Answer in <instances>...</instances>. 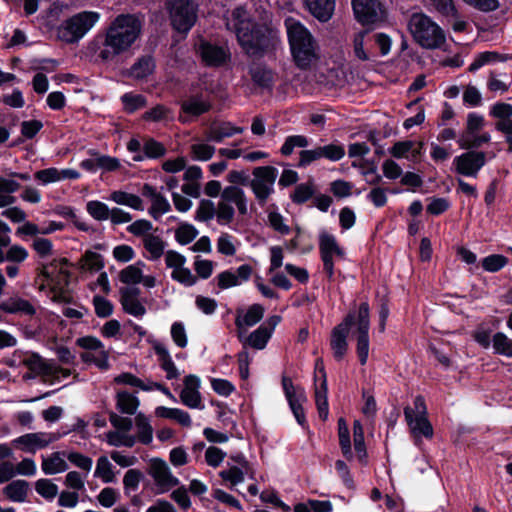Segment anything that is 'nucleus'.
<instances>
[{"instance_id": "1", "label": "nucleus", "mask_w": 512, "mask_h": 512, "mask_svg": "<svg viewBox=\"0 0 512 512\" xmlns=\"http://www.w3.org/2000/svg\"><path fill=\"white\" fill-rule=\"evenodd\" d=\"M226 26L236 35L238 44L250 57H262L279 44L276 27L266 18L262 24L255 23L243 6L234 8Z\"/></svg>"}, {"instance_id": "2", "label": "nucleus", "mask_w": 512, "mask_h": 512, "mask_svg": "<svg viewBox=\"0 0 512 512\" xmlns=\"http://www.w3.org/2000/svg\"><path fill=\"white\" fill-rule=\"evenodd\" d=\"M141 33L142 22L136 15L119 14L104 29L101 46L95 39L88 48L94 52L99 50L98 57L103 62H111L128 53Z\"/></svg>"}, {"instance_id": "3", "label": "nucleus", "mask_w": 512, "mask_h": 512, "mask_svg": "<svg viewBox=\"0 0 512 512\" xmlns=\"http://www.w3.org/2000/svg\"><path fill=\"white\" fill-rule=\"evenodd\" d=\"M114 427L113 431L106 434L109 445L114 447H132L136 440L143 444H149L153 439V429L148 418H110Z\"/></svg>"}, {"instance_id": "4", "label": "nucleus", "mask_w": 512, "mask_h": 512, "mask_svg": "<svg viewBox=\"0 0 512 512\" xmlns=\"http://www.w3.org/2000/svg\"><path fill=\"white\" fill-rule=\"evenodd\" d=\"M288 39L296 65L307 69L318 60V46L311 33L298 20H285Z\"/></svg>"}, {"instance_id": "5", "label": "nucleus", "mask_w": 512, "mask_h": 512, "mask_svg": "<svg viewBox=\"0 0 512 512\" xmlns=\"http://www.w3.org/2000/svg\"><path fill=\"white\" fill-rule=\"evenodd\" d=\"M407 28L413 40L422 48L437 49L446 41L443 29L423 12L412 13Z\"/></svg>"}, {"instance_id": "6", "label": "nucleus", "mask_w": 512, "mask_h": 512, "mask_svg": "<svg viewBox=\"0 0 512 512\" xmlns=\"http://www.w3.org/2000/svg\"><path fill=\"white\" fill-rule=\"evenodd\" d=\"M235 205L240 216L248 214V198L239 186H226L221 193V200L216 206V219L219 225H229L235 218Z\"/></svg>"}, {"instance_id": "7", "label": "nucleus", "mask_w": 512, "mask_h": 512, "mask_svg": "<svg viewBox=\"0 0 512 512\" xmlns=\"http://www.w3.org/2000/svg\"><path fill=\"white\" fill-rule=\"evenodd\" d=\"M43 280L39 285L47 297L55 303L64 302V258L54 259L42 268Z\"/></svg>"}, {"instance_id": "8", "label": "nucleus", "mask_w": 512, "mask_h": 512, "mask_svg": "<svg viewBox=\"0 0 512 512\" xmlns=\"http://www.w3.org/2000/svg\"><path fill=\"white\" fill-rule=\"evenodd\" d=\"M253 178L249 181L256 201L264 206L274 193V184L278 176V170L273 166H258L252 170Z\"/></svg>"}, {"instance_id": "9", "label": "nucleus", "mask_w": 512, "mask_h": 512, "mask_svg": "<svg viewBox=\"0 0 512 512\" xmlns=\"http://www.w3.org/2000/svg\"><path fill=\"white\" fill-rule=\"evenodd\" d=\"M167 8L171 24L178 32H188L196 23L198 5L195 0H170Z\"/></svg>"}, {"instance_id": "10", "label": "nucleus", "mask_w": 512, "mask_h": 512, "mask_svg": "<svg viewBox=\"0 0 512 512\" xmlns=\"http://www.w3.org/2000/svg\"><path fill=\"white\" fill-rule=\"evenodd\" d=\"M95 11H82L66 19V43H77L99 21Z\"/></svg>"}, {"instance_id": "11", "label": "nucleus", "mask_w": 512, "mask_h": 512, "mask_svg": "<svg viewBox=\"0 0 512 512\" xmlns=\"http://www.w3.org/2000/svg\"><path fill=\"white\" fill-rule=\"evenodd\" d=\"M486 161L485 152L468 150L453 159V169L461 176L476 178Z\"/></svg>"}, {"instance_id": "12", "label": "nucleus", "mask_w": 512, "mask_h": 512, "mask_svg": "<svg viewBox=\"0 0 512 512\" xmlns=\"http://www.w3.org/2000/svg\"><path fill=\"white\" fill-rule=\"evenodd\" d=\"M319 250L323 261L324 271L329 279L334 275V258H343L345 253L337 243L336 238L328 233H322L319 237Z\"/></svg>"}, {"instance_id": "13", "label": "nucleus", "mask_w": 512, "mask_h": 512, "mask_svg": "<svg viewBox=\"0 0 512 512\" xmlns=\"http://www.w3.org/2000/svg\"><path fill=\"white\" fill-rule=\"evenodd\" d=\"M369 327V305L364 302L360 304L357 316V354L361 365H365L368 359Z\"/></svg>"}, {"instance_id": "14", "label": "nucleus", "mask_w": 512, "mask_h": 512, "mask_svg": "<svg viewBox=\"0 0 512 512\" xmlns=\"http://www.w3.org/2000/svg\"><path fill=\"white\" fill-rule=\"evenodd\" d=\"M354 321V314L349 313L340 324L333 328L331 332L330 346L333 350L335 359L338 361L342 360L347 352V337Z\"/></svg>"}, {"instance_id": "15", "label": "nucleus", "mask_w": 512, "mask_h": 512, "mask_svg": "<svg viewBox=\"0 0 512 512\" xmlns=\"http://www.w3.org/2000/svg\"><path fill=\"white\" fill-rule=\"evenodd\" d=\"M355 18L363 25L374 24L384 13L380 0H352Z\"/></svg>"}, {"instance_id": "16", "label": "nucleus", "mask_w": 512, "mask_h": 512, "mask_svg": "<svg viewBox=\"0 0 512 512\" xmlns=\"http://www.w3.org/2000/svg\"><path fill=\"white\" fill-rule=\"evenodd\" d=\"M150 475L158 488V493H165L179 484L167 463L161 459H153L150 466Z\"/></svg>"}, {"instance_id": "17", "label": "nucleus", "mask_w": 512, "mask_h": 512, "mask_svg": "<svg viewBox=\"0 0 512 512\" xmlns=\"http://www.w3.org/2000/svg\"><path fill=\"white\" fill-rule=\"evenodd\" d=\"M197 52L204 64L210 67L223 66L230 61L231 58V54L227 48L206 41L200 42L197 47Z\"/></svg>"}, {"instance_id": "18", "label": "nucleus", "mask_w": 512, "mask_h": 512, "mask_svg": "<svg viewBox=\"0 0 512 512\" xmlns=\"http://www.w3.org/2000/svg\"><path fill=\"white\" fill-rule=\"evenodd\" d=\"M141 194L150 199L151 206L148 209V213L153 219L158 220L163 214L171 210V205L166 197L159 193L152 185L144 184L141 188Z\"/></svg>"}, {"instance_id": "19", "label": "nucleus", "mask_w": 512, "mask_h": 512, "mask_svg": "<svg viewBox=\"0 0 512 512\" xmlns=\"http://www.w3.org/2000/svg\"><path fill=\"white\" fill-rule=\"evenodd\" d=\"M282 386L294 416H304L303 403L306 402L304 389L300 386H295L292 379L287 376L282 377Z\"/></svg>"}, {"instance_id": "20", "label": "nucleus", "mask_w": 512, "mask_h": 512, "mask_svg": "<svg viewBox=\"0 0 512 512\" xmlns=\"http://www.w3.org/2000/svg\"><path fill=\"white\" fill-rule=\"evenodd\" d=\"M88 474L71 471L66 474V488L73 489L72 492L66 491V507L73 508L79 501L80 493L85 492V479Z\"/></svg>"}, {"instance_id": "21", "label": "nucleus", "mask_w": 512, "mask_h": 512, "mask_svg": "<svg viewBox=\"0 0 512 512\" xmlns=\"http://www.w3.org/2000/svg\"><path fill=\"white\" fill-rule=\"evenodd\" d=\"M250 77L255 85L263 90L271 91L275 83V73L266 65L254 63L249 68Z\"/></svg>"}, {"instance_id": "22", "label": "nucleus", "mask_w": 512, "mask_h": 512, "mask_svg": "<svg viewBox=\"0 0 512 512\" xmlns=\"http://www.w3.org/2000/svg\"><path fill=\"white\" fill-rule=\"evenodd\" d=\"M211 108L212 103L201 94L189 96L180 103L181 112L192 117H199L209 112Z\"/></svg>"}, {"instance_id": "23", "label": "nucleus", "mask_w": 512, "mask_h": 512, "mask_svg": "<svg viewBox=\"0 0 512 512\" xmlns=\"http://www.w3.org/2000/svg\"><path fill=\"white\" fill-rule=\"evenodd\" d=\"M264 307L260 304L251 305L246 312L238 310L235 318V325L239 331V337L246 327L257 324L264 316Z\"/></svg>"}, {"instance_id": "24", "label": "nucleus", "mask_w": 512, "mask_h": 512, "mask_svg": "<svg viewBox=\"0 0 512 512\" xmlns=\"http://www.w3.org/2000/svg\"><path fill=\"white\" fill-rule=\"evenodd\" d=\"M243 132L242 127L234 126L231 122L212 123L205 132L207 141L220 143L224 139Z\"/></svg>"}, {"instance_id": "25", "label": "nucleus", "mask_w": 512, "mask_h": 512, "mask_svg": "<svg viewBox=\"0 0 512 512\" xmlns=\"http://www.w3.org/2000/svg\"><path fill=\"white\" fill-rule=\"evenodd\" d=\"M199 379L194 375H188L184 379V388L181 391L180 398L182 402L188 407H198L201 398L198 391Z\"/></svg>"}, {"instance_id": "26", "label": "nucleus", "mask_w": 512, "mask_h": 512, "mask_svg": "<svg viewBox=\"0 0 512 512\" xmlns=\"http://www.w3.org/2000/svg\"><path fill=\"white\" fill-rule=\"evenodd\" d=\"M309 12L320 22L329 21L335 10V0H305Z\"/></svg>"}, {"instance_id": "27", "label": "nucleus", "mask_w": 512, "mask_h": 512, "mask_svg": "<svg viewBox=\"0 0 512 512\" xmlns=\"http://www.w3.org/2000/svg\"><path fill=\"white\" fill-rule=\"evenodd\" d=\"M0 310L9 314H24L32 316L36 313L34 306L18 296L10 297L0 303Z\"/></svg>"}, {"instance_id": "28", "label": "nucleus", "mask_w": 512, "mask_h": 512, "mask_svg": "<svg viewBox=\"0 0 512 512\" xmlns=\"http://www.w3.org/2000/svg\"><path fill=\"white\" fill-rule=\"evenodd\" d=\"M14 443L18 444L27 453H35L36 450L45 448L50 440L46 439L44 433H28L15 439Z\"/></svg>"}, {"instance_id": "29", "label": "nucleus", "mask_w": 512, "mask_h": 512, "mask_svg": "<svg viewBox=\"0 0 512 512\" xmlns=\"http://www.w3.org/2000/svg\"><path fill=\"white\" fill-rule=\"evenodd\" d=\"M316 369L322 374V381L315 389L316 406L320 416L328 415V400H327V380L326 373L323 366V361L318 359L316 361Z\"/></svg>"}, {"instance_id": "30", "label": "nucleus", "mask_w": 512, "mask_h": 512, "mask_svg": "<svg viewBox=\"0 0 512 512\" xmlns=\"http://www.w3.org/2000/svg\"><path fill=\"white\" fill-rule=\"evenodd\" d=\"M153 349L155 353L159 356V360L161 362L162 369L166 372V376L168 379H176L179 377V372L172 361L170 354L166 347L159 343L155 342L153 344Z\"/></svg>"}, {"instance_id": "31", "label": "nucleus", "mask_w": 512, "mask_h": 512, "mask_svg": "<svg viewBox=\"0 0 512 512\" xmlns=\"http://www.w3.org/2000/svg\"><path fill=\"white\" fill-rule=\"evenodd\" d=\"M29 490L26 480H14L4 487V495L13 502H24Z\"/></svg>"}, {"instance_id": "32", "label": "nucleus", "mask_w": 512, "mask_h": 512, "mask_svg": "<svg viewBox=\"0 0 512 512\" xmlns=\"http://www.w3.org/2000/svg\"><path fill=\"white\" fill-rule=\"evenodd\" d=\"M94 477L100 479L103 483H114L116 481V475L114 472V466L106 456H100L97 459L96 467L94 471Z\"/></svg>"}, {"instance_id": "33", "label": "nucleus", "mask_w": 512, "mask_h": 512, "mask_svg": "<svg viewBox=\"0 0 512 512\" xmlns=\"http://www.w3.org/2000/svg\"><path fill=\"white\" fill-rule=\"evenodd\" d=\"M110 199L119 205H125L139 211L144 210L143 201L136 194L116 190L110 194Z\"/></svg>"}, {"instance_id": "34", "label": "nucleus", "mask_w": 512, "mask_h": 512, "mask_svg": "<svg viewBox=\"0 0 512 512\" xmlns=\"http://www.w3.org/2000/svg\"><path fill=\"white\" fill-rule=\"evenodd\" d=\"M155 62L151 56H143L134 63L130 69V75L135 79H143L153 73Z\"/></svg>"}, {"instance_id": "35", "label": "nucleus", "mask_w": 512, "mask_h": 512, "mask_svg": "<svg viewBox=\"0 0 512 512\" xmlns=\"http://www.w3.org/2000/svg\"><path fill=\"white\" fill-rule=\"evenodd\" d=\"M408 426L415 438H430L433 435V427L428 418H407Z\"/></svg>"}, {"instance_id": "36", "label": "nucleus", "mask_w": 512, "mask_h": 512, "mask_svg": "<svg viewBox=\"0 0 512 512\" xmlns=\"http://www.w3.org/2000/svg\"><path fill=\"white\" fill-rule=\"evenodd\" d=\"M143 246L145 250L150 254L151 260H157L164 255L165 242L159 236L150 234L143 238Z\"/></svg>"}, {"instance_id": "37", "label": "nucleus", "mask_w": 512, "mask_h": 512, "mask_svg": "<svg viewBox=\"0 0 512 512\" xmlns=\"http://www.w3.org/2000/svg\"><path fill=\"white\" fill-rule=\"evenodd\" d=\"M78 264L81 270L89 272H97L104 267L102 256L90 250L85 252Z\"/></svg>"}, {"instance_id": "38", "label": "nucleus", "mask_w": 512, "mask_h": 512, "mask_svg": "<svg viewBox=\"0 0 512 512\" xmlns=\"http://www.w3.org/2000/svg\"><path fill=\"white\" fill-rule=\"evenodd\" d=\"M271 336L272 335L269 333V330L260 325L245 339L244 345H249L254 349L262 350L266 347Z\"/></svg>"}, {"instance_id": "39", "label": "nucleus", "mask_w": 512, "mask_h": 512, "mask_svg": "<svg viewBox=\"0 0 512 512\" xmlns=\"http://www.w3.org/2000/svg\"><path fill=\"white\" fill-rule=\"evenodd\" d=\"M490 141L489 133H483L476 135V133L462 134L459 139V145L461 148L466 150H475L480 148L483 144Z\"/></svg>"}, {"instance_id": "40", "label": "nucleus", "mask_w": 512, "mask_h": 512, "mask_svg": "<svg viewBox=\"0 0 512 512\" xmlns=\"http://www.w3.org/2000/svg\"><path fill=\"white\" fill-rule=\"evenodd\" d=\"M140 264L141 262H138L122 269L118 275L120 282L126 285H136L141 283L143 273L139 267Z\"/></svg>"}, {"instance_id": "41", "label": "nucleus", "mask_w": 512, "mask_h": 512, "mask_svg": "<svg viewBox=\"0 0 512 512\" xmlns=\"http://www.w3.org/2000/svg\"><path fill=\"white\" fill-rule=\"evenodd\" d=\"M25 365L35 375H41L44 381H47L52 374V367L37 355H33L27 359Z\"/></svg>"}, {"instance_id": "42", "label": "nucleus", "mask_w": 512, "mask_h": 512, "mask_svg": "<svg viewBox=\"0 0 512 512\" xmlns=\"http://www.w3.org/2000/svg\"><path fill=\"white\" fill-rule=\"evenodd\" d=\"M64 452H54L50 457L44 458L42 461V471L46 475H53L64 471V459L60 455Z\"/></svg>"}, {"instance_id": "43", "label": "nucleus", "mask_w": 512, "mask_h": 512, "mask_svg": "<svg viewBox=\"0 0 512 512\" xmlns=\"http://www.w3.org/2000/svg\"><path fill=\"white\" fill-rule=\"evenodd\" d=\"M315 194V188L312 181L298 184L290 198L295 204H303L311 199Z\"/></svg>"}, {"instance_id": "44", "label": "nucleus", "mask_w": 512, "mask_h": 512, "mask_svg": "<svg viewBox=\"0 0 512 512\" xmlns=\"http://www.w3.org/2000/svg\"><path fill=\"white\" fill-rule=\"evenodd\" d=\"M338 433L342 453L347 459L350 460L353 457V453L351 449L349 426L344 418H339Z\"/></svg>"}, {"instance_id": "45", "label": "nucleus", "mask_w": 512, "mask_h": 512, "mask_svg": "<svg viewBox=\"0 0 512 512\" xmlns=\"http://www.w3.org/2000/svg\"><path fill=\"white\" fill-rule=\"evenodd\" d=\"M139 405L138 399L124 391L117 394V407L121 413L132 415L136 412Z\"/></svg>"}, {"instance_id": "46", "label": "nucleus", "mask_w": 512, "mask_h": 512, "mask_svg": "<svg viewBox=\"0 0 512 512\" xmlns=\"http://www.w3.org/2000/svg\"><path fill=\"white\" fill-rule=\"evenodd\" d=\"M506 59H507L506 56L501 55L494 51L482 52L477 55V57L474 59V61L470 64L468 70L470 72H475L476 70H478L479 68H481L482 66H484L486 64H489L492 62H497V61H505Z\"/></svg>"}, {"instance_id": "47", "label": "nucleus", "mask_w": 512, "mask_h": 512, "mask_svg": "<svg viewBox=\"0 0 512 512\" xmlns=\"http://www.w3.org/2000/svg\"><path fill=\"white\" fill-rule=\"evenodd\" d=\"M86 210L88 214L97 221H106L111 215V209L108 206L98 200H91L86 204Z\"/></svg>"}, {"instance_id": "48", "label": "nucleus", "mask_w": 512, "mask_h": 512, "mask_svg": "<svg viewBox=\"0 0 512 512\" xmlns=\"http://www.w3.org/2000/svg\"><path fill=\"white\" fill-rule=\"evenodd\" d=\"M367 31H360L353 36L352 46L355 57L360 61H369L370 56L366 49L365 37L367 36Z\"/></svg>"}, {"instance_id": "49", "label": "nucleus", "mask_w": 512, "mask_h": 512, "mask_svg": "<svg viewBox=\"0 0 512 512\" xmlns=\"http://www.w3.org/2000/svg\"><path fill=\"white\" fill-rule=\"evenodd\" d=\"M216 212V206L211 200L202 199L198 204L195 213V220L200 222H208L215 217Z\"/></svg>"}, {"instance_id": "50", "label": "nucleus", "mask_w": 512, "mask_h": 512, "mask_svg": "<svg viewBox=\"0 0 512 512\" xmlns=\"http://www.w3.org/2000/svg\"><path fill=\"white\" fill-rule=\"evenodd\" d=\"M81 358L86 363H94L100 369L106 370L109 368L108 353L104 349L83 352Z\"/></svg>"}, {"instance_id": "51", "label": "nucleus", "mask_w": 512, "mask_h": 512, "mask_svg": "<svg viewBox=\"0 0 512 512\" xmlns=\"http://www.w3.org/2000/svg\"><path fill=\"white\" fill-rule=\"evenodd\" d=\"M353 439L355 451L358 454L359 460L362 461L366 457V448L364 442L363 426L357 419L353 424Z\"/></svg>"}, {"instance_id": "52", "label": "nucleus", "mask_w": 512, "mask_h": 512, "mask_svg": "<svg viewBox=\"0 0 512 512\" xmlns=\"http://www.w3.org/2000/svg\"><path fill=\"white\" fill-rule=\"evenodd\" d=\"M309 144L307 137L303 135H292L285 139L280 152L284 156H289L295 148H305Z\"/></svg>"}, {"instance_id": "53", "label": "nucleus", "mask_w": 512, "mask_h": 512, "mask_svg": "<svg viewBox=\"0 0 512 512\" xmlns=\"http://www.w3.org/2000/svg\"><path fill=\"white\" fill-rule=\"evenodd\" d=\"M125 111L133 113L146 106V98L141 94L126 93L122 96Z\"/></svg>"}, {"instance_id": "54", "label": "nucleus", "mask_w": 512, "mask_h": 512, "mask_svg": "<svg viewBox=\"0 0 512 512\" xmlns=\"http://www.w3.org/2000/svg\"><path fill=\"white\" fill-rule=\"evenodd\" d=\"M198 235L197 229L188 223L179 225L175 231V238L181 245H186L192 242Z\"/></svg>"}, {"instance_id": "55", "label": "nucleus", "mask_w": 512, "mask_h": 512, "mask_svg": "<svg viewBox=\"0 0 512 512\" xmlns=\"http://www.w3.org/2000/svg\"><path fill=\"white\" fill-rule=\"evenodd\" d=\"M35 490L39 495L47 500H52L58 494V487L49 479H39L35 483Z\"/></svg>"}, {"instance_id": "56", "label": "nucleus", "mask_w": 512, "mask_h": 512, "mask_svg": "<svg viewBox=\"0 0 512 512\" xmlns=\"http://www.w3.org/2000/svg\"><path fill=\"white\" fill-rule=\"evenodd\" d=\"M219 475L224 481L230 484L232 489L238 484L243 483L245 479V472L237 466H232L226 470H222Z\"/></svg>"}, {"instance_id": "57", "label": "nucleus", "mask_w": 512, "mask_h": 512, "mask_svg": "<svg viewBox=\"0 0 512 512\" xmlns=\"http://www.w3.org/2000/svg\"><path fill=\"white\" fill-rule=\"evenodd\" d=\"M120 497V492L117 489L105 487L97 495V500L102 507L110 508L120 499Z\"/></svg>"}, {"instance_id": "58", "label": "nucleus", "mask_w": 512, "mask_h": 512, "mask_svg": "<svg viewBox=\"0 0 512 512\" xmlns=\"http://www.w3.org/2000/svg\"><path fill=\"white\" fill-rule=\"evenodd\" d=\"M493 347L496 353L512 357V340L504 333L498 332L493 336Z\"/></svg>"}, {"instance_id": "59", "label": "nucleus", "mask_w": 512, "mask_h": 512, "mask_svg": "<svg viewBox=\"0 0 512 512\" xmlns=\"http://www.w3.org/2000/svg\"><path fill=\"white\" fill-rule=\"evenodd\" d=\"M120 303L126 313L135 317H142L146 313V308L139 299L120 298Z\"/></svg>"}, {"instance_id": "60", "label": "nucleus", "mask_w": 512, "mask_h": 512, "mask_svg": "<svg viewBox=\"0 0 512 512\" xmlns=\"http://www.w3.org/2000/svg\"><path fill=\"white\" fill-rule=\"evenodd\" d=\"M63 176L64 171H59L56 168L39 170L34 175L35 179L43 185L60 181Z\"/></svg>"}, {"instance_id": "61", "label": "nucleus", "mask_w": 512, "mask_h": 512, "mask_svg": "<svg viewBox=\"0 0 512 512\" xmlns=\"http://www.w3.org/2000/svg\"><path fill=\"white\" fill-rule=\"evenodd\" d=\"M508 263V259L500 254H493L482 260V267L488 272H497Z\"/></svg>"}, {"instance_id": "62", "label": "nucleus", "mask_w": 512, "mask_h": 512, "mask_svg": "<svg viewBox=\"0 0 512 512\" xmlns=\"http://www.w3.org/2000/svg\"><path fill=\"white\" fill-rule=\"evenodd\" d=\"M69 462L82 470V473L89 474L93 461L90 457L77 452H70L66 455Z\"/></svg>"}, {"instance_id": "63", "label": "nucleus", "mask_w": 512, "mask_h": 512, "mask_svg": "<svg viewBox=\"0 0 512 512\" xmlns=\"http://www.w3.org/2000/svg\"><path fill=\"white\" fill-rule=\"evenodd\" d=\"M142 473L136 469H129L123 478V485L126 494L134 492L138 489Z\"/></svg>"}, {"instance_id": "64", "label": "nucleus", "mask_w": 512, "mask_h": 512, "mask_svg": "<svg viewBox=\"0 0 512 512\" xmlns=\"http://www.w3.org/2000/svg\"><path fill=\"white\" fill-rule=\"evenodd\" d=\"M63 13V6L62 4L55 2L51 5L49 10L47 11L46 15V22L47 25L51 29H58L60 30L62 27V23L60 22L61 15Z\"/></svg>"}]
</instances>
